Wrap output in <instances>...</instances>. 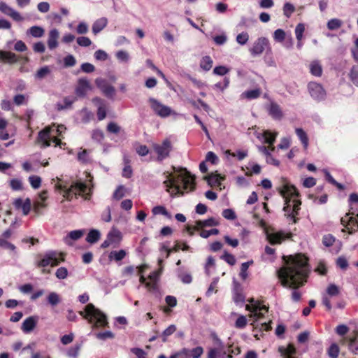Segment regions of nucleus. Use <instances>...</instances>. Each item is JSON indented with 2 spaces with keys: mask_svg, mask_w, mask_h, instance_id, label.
Returning a JSON list of instances; mask_svg holds the SVG:
<instances>
[{
  "mask_svg": "<svg viewBox=\"0 0 358 358\" xmlns=\"http://www.w3.org/2000/svg\"><path fill=\"white\" fill-rule=\"evenodd\" d=\"M29 181L34 189L39 188L41 185V178L38 176H29Z\"/></svg>",
  "mask_w": 358,
  "mask_h": 358,
  "instance_id": "09e8293b",
  "label": "nucleus"
},
{
  "mask_svg": "<svg viewBox=\"0 0 358 358\" xmlns=\"http://www.w3.org/2000/svg\"><path fill=\"white\" fill-rule=\"evenodd\" d=\"M176 331V327L174 324L169 326L162 334L161 338L163 343L167 341L168 336L172 335Z\"/></svg>",
  "mask_w": 358,
  "mask_h": 358,
  "instance_id": "58836bf2",
  "label": "nucleus"
},
{
  "mask_svg": "<svg viewBox=\"0 0 358 358\" xmlns=\"http://www.w3.org/2000/svg\"><path fill=\"white\" fill-rule=\"evenodd\" d=\"M265 143H268L269 145H273L275 141L276 135L272 134L269 131H266L264 133Z\"/></svg>",
  "mask_w": 358,
  "mask_h": 358,
  "instance_id": "3c124183",
  "label": "nucleus"
},
{
  "mask_svg": "<svg viewBox=\"0 0 358 358\" xmlns=\"http://www.w3.org/2000/svg\"><path fill=\"white\" fill-rule=\"evenodd\" d=\"M152 213L155 215L161 214V215L166 216L169 219L171 218V215L167 211L166 208L162 206H157L154 207L152 210Z\"/></svg>",
  "mask_w": 358,
  "mask_h": 358,
  "instance_id": "ea45409f",
  "label": "nucleus"
},
{
  "mask_svg": "<svg viewBox=\"0 0 358 358\" xmlns=\"http://www.w3.org/2000/svg\"><path fill=\"white\" fill-rule=\"evenodd\" d=\"M90 88L89 81L86 78H80L76 88V94L79 97H84Z\"/></svg>",
  "mask_w": 358,
  "mask_h": 358,
  "instance_id": "dca6fc26",
  "label": "nucleus"
},
{
  "mask_svg": "<svg viewBox=\"0 0 358 358\" xmlns=\"http://www.w3.org/2000/svg\"><path fill=\"white\" fill-rule=\"evenodd\" d=\"M52 127H46L38 132L36 142L41 145V148H45L50 146L52 140Z\"/></svg>",
  "mask_w": 358,
  "mask_h": 358,
  "instance_id": "9b49d317",
  "label": "nucleus"
},
{
  "mask_svg": "<svg viewBox=\"0 0 358 358\" xmlns=\"http://www.w3.org/2000/svg\"><path fill=\"white\" fill-rule=\"evenodd\" d=\"M213 59L210 56L203 57L200 62V67L206 71H209L213 66Z\"/></svg>",
  "mask_w": 358,
  "mask_h": 358,
  "instance_id": "72a5a7b5",
  "label": "nucleus"
},
{
  "mask_svg": "<svg viewBox=\"0 0 358 358\" xmlns=\"http://www.w3.org/2000/svg\"><path fill=\"white\" fill-rule=\"evenodd\" d=\"M0 11L3 14L10 17L13 20L16 22H21L23 20V17L21 16L20 13L10 7L4 2H0Z\"/></svg>",
  "mask_w": 358,
  "mask_h": 358,
  "instance_id": "4468645a",
  "label": "nucleus"
},
{
  "mask_svg": "<svg viewBox=\"0 0 358 358\" xmlns=\"http://www.w3.org/2000/svg\"><path fill=\"white\" fill-rule=\"evenodd\" d=\"M267 239L271 245L280 244L283 240L285 239L286 236L282 231L276 233H268Z\"/></svg>",
  "mask_w": 358,
  "mask_h": 358,
  "instance_id": "a878e982",
  "label": "nucleus"
},
{
  "mask_svg": "<svg viewBox=\"0 0 358 358\" xmlns=\"http://www.w3.org/2000/svg\"><path fill=\"white\" fill-rule=\"evenodd\" d=\"M222 216L229 220H234L236 218L235 212L230 208L224 209L222 213Z\"/></svg>",
  "mask_w": 358,
  "mask_h": 358,
  "instance_id": "e2e57ef3",
  "label": "nucleus"
},
{
  "mask_svg": "<svg viewBox=\"0 0 358 358\" xmlns=\"http://www.w3.org/2000/svg\"><path fill=\"white\" fill-rule=\"evenodd\" d=\"M203 352V349L201 346L196 347L193 349L184 348L180 352L181 355H183L187 358H199Z\"/></svg>",
  "mask_w": 358,
  "mask_h": 358,
  "instance_id": "5701e85b",
  "label": "nucleus"
},
{
  "mask_svg": "<svg viewBox=\"0 0 358 358\" xmlns=\"http://www.w3.org/2000/svg\"><path fill=\"white\" fill-rule=\"evenodd\" d=\"M309 272L308 259L301 253L290 256L287 266L277 271V275L281 285L285 287L294 289L292 293V299L294 301H300L301 294L296 289L303 286L307 282Z\"/></svg>",
  "mask_w": 358,
  "mask_h": 358,
  "instance_id": "f257e3e1",
  "label": "nucleus"
},
{
  "mask_svg": "<svg viewBox=\"0 0 358 358\" xmlns=\"http://www.w3.org/2000/svg\"><path fill=\"white\" fill-rule=\"evenodd\" d=\"M339 354V348L338 346L333 343L330 345L328 350V355L331 358H337Z\"/></svg>",
  "mask_w": 358,
  "mask_h": 358,
  "instance_id": "5fc2aeb1",
  "label": "nucleus"
},
{
  "mask_svg": "<svg viewBox=\"0 0 358 358\" xmlns=\"http://www.w3.org/2000/svg\"><path fill=\"white\" fill-rule=\"evenodd\" d=\"M219 224V222L213 217H210L204 220H197L196 222L194 229L197 231L201 230L204 227H215Z\"/></svg>",
  "mask_w": 358,
  "mask_h": 358,
  "instance_id": "393cba45",
  "label": "nucleus"
},
{
  "mask_svg": "<svg viewBox=\"0 0 358 358\" xmlns=\"http://www.w3.org/2000/svg\"><path fill=\"white\" fill-rule=\"evenodd\" d=\"M226 153L232 157H236L239 161L243 160L248 156V152L243 150H238L236 152H231V150H228L226 151Z\"/></svg>",
  "mask_w": 358,
  "mask_h": 358,
  "instance_id": "603ef678",
  "label": "nucleus"
},
{
  "mask_svg": "<svg viewBox=\"0 0 358 358\" xmlns=\"http://www.w3.org/2000/svg\"><path fill=\"white\" fill-rule=\"evenodd\" d=\"M305 31V26L302 23H299L295 28V35L298 41H301L303 38V34Z\"/></svg>",
  "mask_w": 358,
  "mask_h": 358,
  "instance_id": "864d4df0",
  "label": "nucleus"
},
{
  "mask_svg": "<svg viewBox=\"0 0 358 358\" xmlns=\"http://www.w3.org/2000/svg\"><path fill=\"white\" fill-rule=\"evenodd\" d=\"M278 352L280 353L281 356L287 357L295 355L296 353V350L293 344L289 343L286 348L284 346H280L278 348Z\"/></svg>",
  "mask_w": 358,
  "mask_h": 358,
  "instance_id": "cd10ccee",
  "label": "nucleus"
},
{
  "mask_svg": "<svg viewBox=\"0 0 358 358\" xmlns=\"http://www.w3.org/2000/svg\"><path fill=\"white\" fill-rule=\"evenodd\" d=\"M343 22L341 20L334 18L327 22V28L329 30H336L341 27Z\"/></svg>",
  "mask_w": 358,
  "mask_h": 358,
  "instance_id": "a19ab883",
  "label": "nucleus"
},
{
  "mask_svg": "<svg viewBox=\"0 0 358 358\" xmlns=\"http://www.w3.org/2000/svg\"><path fill=\"white\" fill-rule=\"evenodd\" d=\"M244 96L248 99H255L261 95V90L259 89H255L245 91L243 94Z\"/></svg>",
  "mask_w": 358,
  "mask_h": 358,
  "instance_id": "37998d69",
  "label": "nucleus"
},
{
  "mask_svg": "<svg viewBox=\"0 0 358 358\" xmlns=\"http://www.w3.org/2000/svg\"><path fill=\"white\" fill-rule=\"evenodd\" d=\"M127 255V252L124 250L119 251H112L109 255L110 258L113 257L116 262L122 260Z\"/></svg>",
  "mask_w": 358,
  "mask_h": 358,
  "instance_id": "c03bdc74",
  "label": "nucleus"
},
{
  "mask_svg": "<svg viewBox=\"0 0 358 358\" xmlns=\"http://www.w3.org/2000/svg\"><path fill=\"white\" fill-rule=\"evenodd\" d=\"M265 50H271L269 41L265 37L259 38L250 48L252 55H259Z\"/></svg>",
  "mask_w": 358,
  "mask_h": 358,
  "instance_id": "6e6552de",
  "label": "nucleus"
},
{
  "mask_svg": "<svg viewBox=\"0 0 358 358\" xmlns=\"http://www.w3.org/2000/svg\"><path fill=\"white\" fill-rule=\"evenodd\" d=\"M47 301L52 307H55L61 302V298L57 292H52L48 295Z\"/></svg>",
  "mask_w": 358,
  "mask_h": 358,
  "instance_id": "2f4dec72",
  "label": "nucleus"
},
{
  "mask_svg": "<svg viewBox=\"0 0 358 358\" xmlns=\"http://www.w3.org/2000/svg\"><path fill=\"white\" fill-rule=\"evenodd\" d=\"M268 112L270 116L274 120H280L283 116L282 111L280 106L275 103L271 102L268 108Z\"/></svg>",
  "mask_w": 358,
  "mask_h": 358,
  "instance_id": "4be33fe9",
  "label": "nucleus"
},
{
  "mask_svg": "<svg viewBox=\"0 0 358 358\" xmlns=\"http://www.w3.org/2000/svg\"><path fill=\"white\" fill-rule=\"evenodd\" d=\"M233 299L237 303H243L245 301V296L242 293V289L239 284H236L234 288Z\"/></svg>",
  "mask_w": 358,
  "mask_h": 358,
  "instance_id": "c85d7f7f",
  "label": "nucleus"
},
{
  "mask_svg": "<svg viewBox=\"0 0 358 358\" xmlns=\"http://www.w3.org/2000/svg\"><path fill=\"white\" fill-rule=\"evenodd\" d=\"M249 40V35L247 32H242L237 35L236 41L240 45H245Z\"/></svg>",
  "mask_w": 358,
  "mask_h": 358,
  "instance_id": "052dcab7",
  "label": "nucleus"
},
{
  "mask_svg": "<svg viewBox=\"0 0 358 358\" xmlns=\"http://www.w3.org/2000/svg\"><path fill=\"white\" fill-rule=\"evenodd\" d=\"M50 69L48 66H44L40 68L35 73V78L42 80L50 73Z\"/></svg>",
  "mask_w": 358,
  "mask_h": 358,
  "instance_id": "f704fd0d",
  "label": "nucleus"
},
{
  "mask_svg": "<svg viewBox=\"0 0 358 358\" xmlns=\"http://www.w3.org/2000/svg\"><path fill=\"white\" fill-rule=\"evenodd\" d=\"M19 60L18 56L10 51L0 50V61L13 64Z\"/></svg>",
  "mask_w": 358,
  "mask_h": 358,
  "instance_id": "412c9836",
  "label": "nucleus"
},
{
  "mask_svg": "<svg viewBox=\"0 0 358 358\" xmlns=\"http://www.w3.org/2000/svg\"><path fill=\"white\" fill-rule=\"evenodd\" d=\"M60 258L57 257V253L55 251H49L45 254L43 257L37 263L38 267L45 268L48 266L52 267L58 266L61 262H64L63 253H60Z\"/></svg>",
  "mask_w": 358,
  "mask_h": 358,
  "instance_id": "423d86ee",
  "label": "nucleus"
},
{
  "mask_svg": "<svg viewBox=\"0 0 358 358\" xmlns=\"http://www.w3.org/2000/svg\"><path fill=\"white\" fill-rule=\"evenodd\" d=\"M77 43L82 47H89L92 44L91 40L86 36H80L77 38Z\"/></svg>",
  "mask_w": 358,
  "mask_h": 358,
  "instance_id": "0e129e2a",
  "label": "nucleus"
},
{
  "mask_svg": "<svg viewBox=\"0 0 358 358\" xmlns=\"http://www.w3.org/2000/svg\"><path fill=\"white\" fill-rule=\"evenodd\" d=\"M109 237L110 238V244L119 243L122 238L121 233L118 230L110 231L107 235V238Z\"/></svg>",
  "mask_w": 358,
  "mask_h": 358,
  "instance_id": "4c0bfd02",
  "label": "nucleus"
},
{
  "mask_svg": "<svg viewBox=\"0 0 358 358\" xmlns=\"http://www.w3.org/2000/svg\"><path fill=\"white\" fill-rule=\"evenodd\" d=\"M350 213H347L344 217H341V223L345 228L343 231L347 230L349 234H353L358 231V221L353 217H348Z\"/></svg>",
  "mask_w": 358,
  "mask_h": 358,
  "instance_id": "ddd939ff",
  "label": "nucleus"
},
{
  "mask_svg": "<svg viewBox=\"0 0 358 358\" xmlns=\"http://www.w3.org/2000/svg\"><path fill=\"white\" fill-rule=\"evenodd\" d=\"M221 259L224 260L227 264L231 266H234L236 264V258L235 257L225 251L224 254L221 256Z\"/></svg>",
  "mask_w": 358,
  "mask_h": 358,
  "instance_id": "8fccbe9b",
  "label": "nucleus"
},
{
  "mask_svg": "<svg viewBox=\"0 0 358 358\" xmlns=\"http://www.w3.org/2000/svg\"><path fill=\"white\" fill-rule=\"evenodd\" d=\"M149 102L151 108L158 115L162 117H166L171 115V110L169 107L163 105L154 98H150Z\"/></svg>",
  "mask_w": 358,
  "mask_h": 358,
  "instance_id": "9d476101",
  "label": "nucleus"
},
{
  "mask_svg": "<svg viewBox=\"0 0 358 358\" xmlns=\"http://www.w3.org/2000/svg\"><path fill=\"white\" fill-rule=\"evenodd\" d=\"M310 71L312 75L320 77L322 74V66L317 62H313L310 65Z\"/></svg>",
  "mask_w": 358,
  "mask_h": 358,
  "instance_id": "e433bc0d",
  "label": "nucleus"
},
{
  "mask_svg": "<svg viewBox=\"0 0 358 358\" xmlns=\"http://www.w3.org/2000/svg\"><path fill=\"white\" fill-rule=\"evenodd\" d=\"M79 314L89 323L93 324V328L105 327L108 324L106 315L92 303H88L85 310L80 311Z\"/></svg>",
  "mask_w": 358,
  "mask_h": 358,
  "instance_id": "7ed1b4c3",
  "label": "nucleus"
},
{
  "mask_svg": "<svg viewBox=\"0 0 358 358\" xmlns=\"http://www.w3.org/2000/svg\"><path fill=\"white\" fill-rule=\"evenodd\" d=\"M308 89L310 96L318 101L323 100L326 96V92L322 85L316 82H310Z\"/></svg>",
  "mask_w": 358,
  "mask_h": 358,
  "instance_id": "f8f14e48",
  "label": "nucleus"
},
{
  "mask_svg": "<svg viewBox=\"0 0 358 358\" xmlns=\"http://www.w3.org/2000/svg\"><path fill=\"white\" fill-rule=\"evenodd\" d=\"M101 238V233L97 229H91L87 235L86 241L90 244H94L99 241Z\"/></svg>",
  "mask_w": 358,
  "mask_h": 358,
  "instance_id": "c756f323",
  "label": "nucleus"
},
{
  "mask_svg": "<svg viewBox=\"0 0 358 358\" xmlns=\"http://www.w3.org/2000/svg\"><path fill=\"white\" fill-rule=\"evenodd\" d=\"M350 78L351 81L358 86V66H353L350 70Z\"/></svg>",
  "mask_w": 358,
  "mask_h": 358,
  "instance_id": "de8ad7c7",
  "label": "nucleus"
},
{
  "mask_svg": "<svg viewBox=\"0 0 358 358\" xmlns=\"http://www.w3.org/2000/svg\"><path fill=\"white\" fill-rule=\"evenodd\" d=\"M348 348L352 352L358 354V340L355 337L350 338Z\"/></svg>",
  "mask_w": 358,
  "mask_h": 358,
  "instance_id": "6e6d98bb",
  "label": "nucleus"
},
{
  "mask_svg": "<svg viewBox=\"0 0 358 358\" xmlns=\"http://www.w3.org/2000/svg\"><path fill=\"white\" fill-rule=\"evenodd\" d=\"M295 11V7L290 3H285L283 6V14L287 18H289L292 14Z\"/></svg>",
  "mask_w": 358,
  "mask_h": 358,
  "instance_id": "49530a36",
  "label": "nucleus"
},
{
  "mask_svg": "<svg viewBox=\"0 0 358 358\" xmlns=\"http://www.w3.org/2000/svg\"><path fill=\"white\" fill-rule=\"evenodd\" d=\"M273 38L278 42H282L285 38V32L283 29H278L274 31Z\"/></svg>",
  "mask_w": 358,
  "mask_h": 358,
  "instance_id": "4d7b16f0",
  "label": "nucleus"
},
{
  "mask_svg": "<svg viewBox=\"0 0 358 358\" xmlns=\"http://www.w3.org/2000/svg\"><path fill=\"white\" fill-rule=\"evenodd\" d=\"M296 197H294L292 200V213L290 214H288V218L292 220L293 223H296L299 220L298 215L299 212L301 209V201L299 199H296Z\"/></svg>",
  "mask_w": 358,
  "mask_h": 358,
  "instance_id": "aec40b11",
  "label": "nucleus"
},
{
  "mask_svg": "<svg viewBox=\"0 0 358 358\" xmlns=\"http://www.w3.org/2000/svg\"><path fill=\"white\" fill-rule=\"evenodd\" d=\"M59 188L64 191V197L66 199L71 201L74 197H76L77 195L85 193L87 187L86 184L84 182H73L69 188H66V187H63L62 185H59Z\"/></svg>",
  "mask_w": 358,
  "mask_h": 358,
  "instance_id": "39448f33",
  "label": "nucleus"
},
{
  "mask_svg": "<svg viewBox=\"0 0 358 358\" xmlns=\"http://www.w3.org/2000/svg\"><path fill=\"white\" fill-rule=\"evenodd\" d=\"M124 196V187L123 185H120L115 189L113 193V199L115 200H120Z\"/></svg>",
  "mask_w": 358,
  "mask_h": 358,
  "instance_id": "680f3d73",
  "label": "nucleus"
},
{
  "mask_svg": "<svg viewBox=\"0 0 358 358\" xmlns=\"http://www.w3.org/2000/svg\"><path fill=\"white\" fill-rule=\"evenodd\" d=\"M10 186L13 190L17 191L22 189V183L19 179H12L10 181Z\"/></svg>",
  "mask_w": 358,
  "mask_h": 358,
  "instance_id": "774afa93",
  "label": "nucleus"
},
{
  "mask_svg": "<svg viewBox=\"0 0 358 358\" xmlns=\"http://www.w3.org/2000/svg\"><path fill=\"white\" fill-rule=\"evenodd\" d=\"M340 294V289L335 284H330L326 289V294L329 296H336Z\"/></svg>",
  "mask_w": 358,
  "mask_h": 358,
  "instance_id": "79ce46f5",
  "label": "nucleus"
},
{
  "mask_svg": "<svg viewBox=\"0 0 358 358\" xmlns=\"http://www.w3.org/2000/svg\"><path fill=\"white\" fill-rule=\"evenodd\" d=\"M245 309L252 313L250 315V317H254L255 321L264 317V312H268V307L264 305H261L259 303H255L247 304Z\"/></svg>",
  "mask_w": 358,
  "mask_h": 358,
  "instance_id": "1a4fd4ad",
  "label": "nucleus"
},
{
  "mask_svg": "<svg viewBox=\"0 0 358 358\" xmlns=\"http://www.w3.org/2000/svg\"><path fill=\"white\" fill-rule=\"evenodd\" d=\"M81 348V344H76L71 347L67 351V355L69 357L77 358Z\"/></svg>",
  "mask_w": 358,
  "mask_h": 358,
  "instance_id": "a18cd8bd",
  "label": "nucleus"
},
{
  "mask_svg": "<svg viewBox=\"0 0 358 358\" xmlns=\"http://www.w3.org/2000/svg\"><path fill=\"white\" fill-rule=\"evenodd\" d=\"M174 174H169L164 181L166 191L171 196H183L184 192H191L196 187L195 177L185 168L173 167Z\"/></svg>",
  "mask_w": 358,
  "mask_h": 358,
  "instance_id": "f03ea898",
  "label": "nucleus"
},
{
  "mask_svg": "<svg viewBox=\"0 0 358 358\" xmlns=\"http://www.w3.org/2000/svg\"><path fill=\"white\" fill-rule=\"evenodd\" d=\"M13 205L16 209H22L24 215L29 214L31 207V200L28 198L24 201L22 199L18 198L14 201Z\"/></svg>",
  "mask_w": 358,
  "mask_h": 358,
  "instance_id": "f3484780",
  "label": "nucleus"
},
{
  "mask_svg": "<svg viewBox=\"0 0 358 358\" xmlns=\"http://www.w3.org/2000/svg\"><path fill=\"white\" fill-rule=\"evenodd\" d=\"M97 86L101 90L103 93L108 98H113L115 94V87L109 84H108L105 80H96Z\"/></svg>",
  "mask_w": 358,
  "mask_h": 358,
  "instance_id": "2eb2a0df",
  "label": "nucleus"
},
{
  "mask_svg": "<svg viewBox=\"0 0 358 358\" xmlns=\"http://www.w3.org/2000/svg\"><path fill=\"white\" fill-rule=\"evenodd\" d=\"M38 322V317L30 316L26 318L22 324V330L24 333H29L34 330Z\"/></svg>",
  "mask_w": 358,
  "mask_h": 358,
  "instance_id": "6ab92c4d",
  "label": "nucleus"
},
{
  "mask_svg": "<svg viewBox=\"0 0 358 358\" xmlns=\"http://www.w3.org/2000/svg\"><path fill=\"white\" fill-rule=\"evenodd\" d=\"M125 166L122 171V176L126 178H130L132 176V169L131 166L129 164V162L128 159L125 160Z\"/></svg>",
  "mask_w": 358,
  "mask_h": 358,
  "instance_id": "bf43d9fd",
  "label": "nucleus"
},
{
  "mask_svg": "<svg viewBox=\"0 0 358 358\" xmlns=\"http://www.w3.org/2000/svg\"><path fill=\"white\" fill-rule=\"evenodd\" d=\"M120 127L113 122H109L107 125V131L111 134H117L120 131Z\"/></svg>",
  "mask_w": 358,
  "mask_h": 358,
  "instance_id": "69168bd1",
  "label": "nucleus"
},
{
  "mask_svg": "<svg viewBox=\"0 0 358 358\" xmlns=\"http://www.w3.org/2000/svg\"><path fill=\"white\" fill-rule=\"evenodd\" d=\"M92 102L98 106L97 118L99 120H103L106 117V107L104 101L99 97H94Z\"/></svg>",
  "mask_w": 358,
  "mask_h": 358,
  "instance_id": "a211bd4d",
  "label": "nucleus"
},
{
  "mask_svg": "<svg viewBox=\"0 0 358 358\" xmlns=\"http://www.w3.org/2000/svg\"><path fill=\"white\" fill-rule=\"evenodd\" d=\"M279 193L285 199V206L283 208V210L285 212V215L288 217V214L292 213V206L290 204L292 199L299 197L300 193L294 185L287 182H285L279 188Z\"/></svg>",
  "mask_w": 358,
  "mask_h": 358,
  "instance_id": "20e7f679",
  "label": "nucleus"
},
{
  "mask_svg": "<svg viewBox=\"0 0 358 358\" xmlns=\"http://www.w3.org/2000/svg\"><path fill=\"white\" fill-rule=\"evenodd\" d=\"M295 132L303 144L304 149L306 150L308 146V138L306 133L301 128H296Z\"/></svg>",
  "mask_w": 358,
  "mask_h": 358,
  "instance_id": "7c9ffc66",
  "label": "nucleus"
},
{
  "mask_svg": "<svg viewBox=\"0 0 358 358\" xmlns=\"http://www.w3.org/2000/svg\"><path fill=\"white\" fill-rule=\"evenodd\" d=\"M108 24V20L106 17H101L98 20H96L92 27V33L94 35H96L100 31H101Z\"/></svg>",
  "mask_w": 358,
  "mask_h": 358,
  "instance_id": "bb28decb",
  "label": "nucleus"
},
{
  "mask_svg": "<svg viewBox=\"0 0 358 358\" xmlns=\"http://www.w3.org/2000/svg\"><path fill=\"white\" fill-rule=\"evenodd\" d=\"M59 33L57 29H52L49 31L48 38V46L50 50H53L58 46L57 40Z\"/></svg>",
  "mask_w": 358,
  "mask_h": 358,
  "instance_id": "b1692460",
  "label": "nucleus"
},
{
  "mask_svg": "<svg viewBox=\"0 0 358 358\" xmlns=\"http://www.w3.org/2000/svg\"><path fill=\"white\" fill-rule=\"evenodd\" d=\"M44 33L45 30L41 27L38 26H33L27 31V34L31 35L34 38H41L44 35Z\"/></svg>",
  "mask_w": 358,
  "mask_h": 358,
  "instance_id": "473e14b6",
  "label": "nucleus"
},
{
  "mask_svg": "<svg viewBox=\"0 0 358 358\" xmlns=\"http://www.w3.org/2000/svg\"><path fill=\"white\" fill-rule=\"evenodd\" d=\"M203 179L208 182L209 185L213 186L219 185L222 177L219 174L211 173L210 175L206 176Z\"/></svg>",
  "mask_w": 358,
  "mask_h": 358,
  "instance_id": "c9c22d12",
  "label": "nucleus"
},
{
  "mask_svg": "<svg viewBox=\"0 0 358 358\" xmlns=\"http://www.w3.org/2000/svg\"><path fill=\"white\" fill-rule=\"evenodd\" d=\"M55 275L58 279L63 280L68 276V270L65 267H59L55 273Z\"/></svg>",
  "mask_w": 358,
  "mask_h": 358,
  "instance_id": "338daca9",
  "label": "nucleus"
},
{
  "mask_svg": "<svg viewBox=\"0 0 358 358\" xmlns=\"http://www.w3.org/2000/svg\"><path fill=\"white\" fill-rule=\"evenodd\" d=\"M152 148L157 155V160L158 162H162L169 157L173 146L171 141L166 138L162 141V144L154 143Z\"/></svg>",
  "mask_w": 358,
  "mask_h": 358,
  "instance_id": "0eeeda50",
  "label": "nucleus"
},
{
  "mask_svg": "<svg viewBox=\"0 0 358 358\" xmlns=\"http://www.w3.org/2000/svg\"><path fill=\"white\" fill-rule=\"evenodd\" d=\"M335 240L336 239L333 235L327 234V235H324L322 238V243L326 247H330V246L333 245V244L335 242Z\"/></svg>",
  "mask_w": 358,
  "mask_h": 358,
  "instance_id": "13d9d810",
  "label": "nucleus"
}]
</instances>
